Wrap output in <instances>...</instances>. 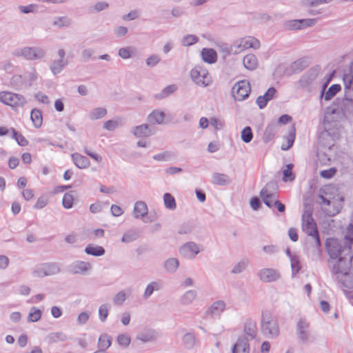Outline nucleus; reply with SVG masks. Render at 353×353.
Wrapping results in <instances>:
<instances>
[{"instance_id": "1", "label": "nucleus", "mask_w": 353, "mask_h": 353, "mask_svg": "<svg viewBox=\"0 0 353 353\" xmlns=\"http://www.w3.org/2000/svg\"><path fill=\"white\" fill-rule=\"evenodd\" d=\"M343 245L337 239H327L325 246L330 258L336 260L333 265V272L335 274L347 275L350 270L352 260V245L353 243V225L350 224L344 235Z\"/></svg>"}, {"instance_id": "2", "label": "nucleus", "mask_w": 353, "mask_h": 353, "mask_svg": "<svg viewBox=\"0 0 353 353\" xmlns=\"http://www.w3.org/2000/svg\"><path fill=\"white\" fill-rule=\"evenodd\" d=\"M333 188L332 186L327 185L321 189L317 199V203L322 210L329 216L338 214L341 208V205L336 203L334 198L330 194Z\"/></svg>"}, {"instance_id": "3", "label": "nucleus", "mask_w": 353, "mask_h": 353, "mask_svg": "<svg viewBox=\"0 0 353 353\" xmlns=\"http://www.w3.org/2000/svg\"><path fill=\"white\" fill-rule=\"evenodd\" d=\"M261 330L263 335L268 338H275L279 334V327L277 319L269 311L262 313Z\"/></svg>"}, {"instance_id": "4", "label": "nucleus", "mask_w": 353, "mask_h": 353, "mask_svg": "<svg viewBox=\"0 0 353 353\" xmlns=\"http://www.w3.org/2000/svg\"><path fill=\"white\" fill-rule=\"evenodd\" d=\"M15 57H23L27 61L40 60L46 57V51L44 48L37 46H26L18 48L12 52Z\"/></svg>"}, {"instance_id": "5", "label": "nucleus", "mask_w": 353, "mask_h": 353, "mask_svg": "<svg viewBox=\"0 0 353 353\" xmlns=\"http://www.w3.org/2000/svg\"><path fill=\"white\" fill-rule=\"evenodd\" d=\"M312 212L307 210L302 216V229L308 236H311L317 246L320 245V239L315 221L312 216Z\"/></svg>"}, {"instance_id": "6", "label": "nucleus", "mask_w": 353, "mask_h": 353, "mask_svg": "<svg viewBox=\"0 0 353 353\" xmlns=\"http://www.w3.org/2000/svg\"><path fill=\"white\" fill-rule=\"evenodd\" d=\"M260 47L261 43L256 38L248 36L236 40L231 46V51L233 54H239L249 48L258 50L260 48Z\"/></svg>"}, {"instance_id": "7", "label": "nucleus", "mask_w": 353, "mask_h": 353, "mask_svg": "<svg viewBox=\"0 0 353 353\" xmlns=\"http://www.w3.org/2000/svg\"><path fill=\"white\" fill-rule=\"evenodd\" d=\"M61 271L60 264L58 263H44L37 265L32 274L34 277L42 278L50 276L59 273Z\"/></svg>"}, {"instance_id": "8", "label": "nucleus", "mask_w": 353, "mask_h": 353, "mask_svg": "<svg viewBox=\"0 0 353 353\" xmlns=\"http://www.w3.org/2000/svg\"><path fill=\"white\" fill-rule=\"evenodd\" d=\"M190 77L194 83L201 87H207L212 83V77L208 71L201 66L192 69Z\"/></svg>"}, {"instance_id": "9", "label": "nucleus", "mask_w": 353, "mask_h": 353, "mask_svg": "<svg viewBox=\"0 0 353 353\" xmlns=\"http://www.w3.org/2000/svg\"><path fill=\"white\" fill-rule=\"evenodd\" d=\"M296 334L302 345H307L314 339L310 332V323L305 319L298 321L296 326Z\"/></svg>"}, {"instance_id": "10", "label": "nucleus", "mask_w": 353, "mask_h": 353, "mask_svg": "<svg viewBox=\"0 0 353 353\" xmlns=\"http://www.w3.org/2000/svg\"><path fill=\"white\" fill-rule=\"evenodd\" d=\"M250 91L251 88L249 81L241 80L233 85L231 94L235 101H241L249 97Z\"/></svg>"}, {"instance_id": "11", "label": "nucleus", "mask_w": 353, "mask_h": 353, "mask_svg": "<svg viewBox=\"0 0 353 353\" xmlns=\"http://www.w3.org/2000/svg\"><path fill=\"white\" fill-rule=\"evenodd\" d=\"M0 101L12 107L22 106L26 103L22 95L10 92H0Z\"/></svg>"}, {"instance_id": "12", "label": "nucleus", "mask_w": 353, "mask_h": 353, "mask_svg": "<svg viewBox=\"0 0 353 353\" xmlns=\"http://www.w3.org/2000/svg\"><path fill=\"white\" fill-rule=\"evenodd\" d=\"M182 347L188 351H192L199 346V339L193 331L185 332L181 337Z\"/></svg>"}, {"instance_id": "13", "label": "nucleus", "mask_w": 353, "mask_h": 353, "mask_svg": "<svg viewBox=\"0 0 353 353\" xmlns=\"http://www.w3.org/2000/svg\"><path fill=\"white\" fill-rule=\"evenodd\" d=\"M352 92L345 90V97L338 104L339 110L346 117L353 115V99L352 98L353 94Z\"/></svg>"}, {"instance_id": "14", "label": "nucleus", "mask_w": 353, "mask_h": 353, "mask_svg": "<svg viewBox=\"0 0 353 353\" xmlns=\"http://www.w3.org/2000/svg\"><path fill=\"white\" fill-rule=\"evenodd\" d=\"M201 251V246L194 241L187 242L179 249V254L188 259H194Z\"/></svg>"}, {"instance_id": "15", "label": "nucleus", "mask_w": 353, "mask_h": 353, "mask_svg": "<svg viewBox=\"0 0 353 353\" xmlns=\"http://www.w3.org/2000/svg\"><path fill=\"white\" fill-rule=\"evenodd\" d=\"M257 276L260 281L265 283L275 282L281 277L279 271L274 268H263L258 272Z\"/></svg>"}, {"instance_id": "16", "label": "nucleus", "mask_w": 353, "mask_h": 353, "mask_svg": "<svg viewBox=\"0 0 353 353\" xmlns=\"http://www.w3.org/2000/svg\"><path fill=\"white\" fill-rule=\"evenodd\" d=\"M271 184H267L260 192V196L261 197L263 203L269 208L273 207L274 202L277 199V193L273 189H270ZM274 185L272 184L274 188Z\"/></svg>"}, {"instance_id": "17", "label": "nucleus", "mask_w": 353, "mask_h": 353, "mask_svg": "<svg viewBox=\"0 0 353 353\" xmlns=\"http://www.w3.org/2000/svg\"><path fill=\"white\" fill-rule=\"evenodd\" d=\"M258 329L256 322L251 319H247L243 328V334L239 336H244L248 342L254 339L257 335Z\"/></svg>"}, {"instance_id": "18", "label": "nucleus", "mask_w": 353, "mask_h": 353, "mask_svg": "<svg viewBox=\"0 0 353 353\" xmlns=\"http://www.w3.org/2000/svg\"><path fill=\"white\" fill-rule=\"evenodd\" d=\"M318 75L316 68H311L303 74L297 82L299 88H306L312 85Z\"/></svg>"}, {"instance_id": "19", "label": "nucleus", "mask_w": 353, "mask_h": 353, "mask_svg": "<svg viewBox=\"0 0 353 353\" xmlns=\"http://www.w3.org/2000/svg\"><path fill=\"white\" fill-rule=\"evenodd\" d=\"M334 137L327 130H323L319 135V143L317 148L333 149L334 146Z\"/></svg>"}, {"instance_id": "20", "label": "nucleus", "mask_w": 353, "mask_h": 353, "mask_svg": "<svg viewBox=\"0 0 353 353\" xmlns=\"http://www.w3.org/2000/svg\"><path fill=\"white\" fill-rule=\"evenodd\" d=\"M250 342L244 336H238L231 347V353H250Z\"/></svg>"}, {"instance_id": "21", "label": "nucleus", "mask_w": 353, "mask_h": 353, "mask_svg": "<svg viewBox=\"0 0 353 353\" xmlns=\"http://www.w3.org/2000/svg\"><path fill=\"white\" fill-rule=\"evenodd\" d=\"M131 132L136 137H147L154 134V128L148 124H142L132 128Z\"/></svg>"}, {"instance_id": "22", "label": "nucleus", "mask_w": 353, "mask_h": 353, "mask_svg": "<svg viewBox=\"0 0 353 353\" xmlns=\"http://www.w3.org/2000/svg\"><path fill=\"white\" fill-rule=\"evenodd\" d=\"M91 270V265L88 262L77 261L70 265V270L74 274H85Z\"/></svg>"}, {"instance_id": "23", "label": "nucleus", "mask_w": 353, "mask_h": 353, "mask_svg": "<svg viewBox=\"0 0 353 353\" xmlns=\"http://www.w3.org/2000/svg\"><path fill=\"white\" fill-rule=\"evenodd\" d=\"M158 337V332L152 329H145L137 335V339L143 343L154 342Z\"/></svg>"}, {"instance_id": "24", "label": "nucleus", "mask_w": 353, "mask_h": 353, "mask_svg": "<svg viewBox=\"0 0 353 353\" xmlns=\"http://www.w3.org/2000/svg\"><path fill=\"white\" fill-rule=\"evenodd\" d=\"M343 81L345 90L353 92V61L348 68L344 72Z\"/></svg>"}, {"instance_id": "25", "label": "nucleus", "mask_w": 353, "mask_h": 353, "mask_svg": "<svg viewBox=\"0 0 353 353\" xmlns=\"http://www.w3.org/2000/svg\"><path fill=\"white\" fill-rule=\"evenodd\" d=\"M276 92V89L272 87L270 88L263 96L258 97L256 103L259 108L263 109L265 108L268 102L274 98Z\"/></svg>"}, {"instance_id": "26", "label": "nucleus", "mask_w": 353, "mask_h": 353, "mask_svg": "<svg viewBox=\"0 0 353 353\" xmlns=\"http://www.w3.org/2000/svg\"><path fill=\"white\" fill-rule=\"evenodd\" d=\"M148 208L146 203L139 201L134 203L133 215L135 219H142L148 214Z\"/></svg>"}, {"instance_id": "27", "label": "nucleus", "mask_w": 353, "mask_h": 353, "mask_svg": "<svg viewBox=\"0 0 353 353\" xmlns=\"http://www.w3.org/2000/svg\"><path fill=\"white\" fill-rule=\"evenodd\" d=\"M317 157L319 162L323 165H327L331 161V158L333 156L334 150L325 148H317Z\"/></svg>"}, {"instance_id": "28", "label": "nucleus", "mask_w": 353, "mask_h": 353, "mask_svg": "<svg viewBox=\"0 0 353 353\" xmlns=\"http://www.w3.org/2000/svg\"><path fill=\"white\" fill-rule=\"evenodd\" d=\"M308 63L305 58L299 59L291 63L288 70L290 72V74H296L301 72L306 67H307Z\"/></svg>"}, {"instance_id": "29", "label": "nucleus", "mask_w": 353, "mask_h": 353, "mask_svg": "<svg viewBox=\"0 0 353 353\" xmlns=\"http://www.w3.org/2000/svg\"><path fill=\"white\" fill-rule=\"evenodd\" d=\"M67 339L68 336L64 332H56L48 334L45 338V341L48 344H52L58 342H64Z\"/></svg>"}, {"instance_id": "30", "label": "nucleus", "mask_w": 353, "mask_h": 353, "mask_svg": "<svg viewBox=\"0 0 353 353\" xmlns=\"http://www.w3.org/2000/svg\"><path fill=\"white\" fill-rule=\"evenodd\" d=\"M71 157L75 165L79 169H85L90 165L89 159L79 153L72 154Z\"/></svg>"}, {"instance_id": "31", "label": "nucleus", "mask_w": 353, "mask_h": 353, "mask_svg": "<svg viewBox=\"0 0 353 353\" xmlns=\"http://www.w3.org/2000/svg\"><path fill=\"white\" fill-rule=\"evenodd\" d=\"M71 23L72 19L67 16L54 17L51 21L52 26L58 28H68Z\"/></svg>"}, {"instance_id": "32", "label": "nucleus", "mask_w": 353, "mask_h": 353, "mask_svg": "<svg viewBox=\"0 0 353 353\" xmlns=\"http://www.w3.org/2000/svg\"><path fill=\"white\" fill-rule=\"evenodd\" d=\"M197 296V292L194 290H190L185 292L180 297L179 301L182 305L192 304Z\"/></svg>"}, {"instance_id": "33", "label": "nucleus", "mask_w": 353, "mask_h": 353, "mask_svg": "<svg viewBox=\"0 0 353 353\" xmlns=\"http://www.w3.org/2000/svg\"><path fill=\"white\" fill-rule=\"evenodd\" d=\"M225 309V303L223 301H216L214 302L206 310V314L210 315H216L223 312Z\"/></svg>"}, {"instance_id": "34", "label": "nucleus", "mask_w": 353, "mask_h": 353, "mask_svg": "<svg viewBox=\"0 0 353 353\" xmlns=\"http://www.w3.org/2000/svg\"><path fill=\"white\" fill-rule=\"evenodd\" d=\"M244 67L249 70H254L258 67V59L254 54H248L243 59Z\"/></svg>"}, {"instance_id": "35", "label": "nucleus", "mask_w": 353, "mask_h": 353, "mask_svg": "<svg viewBox=\"0 0 353 353\" xmlns=\"http://www.w3.org/2000/svg\"><path fill=\"white\" fill-rule=\"evenodd\" d=\"M165 114L163 112L159 110H153L148 117V121L152 124L163 123Z\"/></svg>"}, {"instance_id": "36", "label": "nucleus", "mask_w": 353, "mask_h": 353, "mask_svg": "<svg viewBox=\"0 0 353 353\" xmlns=\"http://www.w3.org/2000/svg\"><path fill=\"white\" fill-rule=\"evenodd\" d=\"M179 266V261L176 258H168L163 263L165 270L170 274L175 273Z\"/></svg>"}, {"instance_id": "37", "label": "nucleus", "mask_w": 353, "mask_h": 353, "mask_svg": "<svg viewBox=\"0 0 353 353\" xmlns=\"http://www.w3.org/2000/svg\"><path fill=\"white\" fill-rule=\"evenodd\" d=\"M203 60L208 63H214L216 61L217 54L214 50L203 48L201 51Z\"/></svg>"}, {"instance_id": "38", "label": "nucleus", "mask_w": 353, "mask_h": 353, "mask_svg": "<svg viewBox=\"0 0 353 353\" xmlns=\"http://www.w3.org/2000/svg\"><path fill=\"white\" fill-rule=\"evenodd\" d=\"M212 182L218 185H225L231 182V179L227 174L216 172L212 175Z\"/></svg>"}, {"instance_id": "39", "label": "nucleus", "mask_w": 353, "mask_h": 353, "mask_svg": "<svg viewBox=\"0 0 353 353\" xmlns=\"http://www.w3.org/2000/svg\"><path fill=\"white\" fill-rule=\"evenodd\" d=\"M162 285L159 281H152L148 283L143 294L144 299H148L154 291H159L161 289Z\"/></svg>"}, {"instance_id": "40", "label": "nucleus", "mask_w": 353, "mask_h": 353, "mask_svg": "<svg viewBox=\"0 0 353 353\" xmlns=\"http://www.w3.org/2000/svg\"><path fill=\"white\" fill-rule=\"evenodd\" d=\"M85 252L88 255L100 256L105 254V250L100 245H93L92 244H89L85 247Z\"/></svg>"}, {"instance_id": "41", "label": "nucleus", "mask_w": 353, "mask_h": 353, "mask_svg": "<svg viewBox=\"0 0 353 353\" xmlns=\"http://www.w3.org/2000/svg\"><path fill=\"white\" fill-rule=\"evenodd\" d=\"M277 132V124L275 123H270L268 125L264 131L263 139L265 142H269Z\"/></svg>"}, {"instance_id": "42", "label": "nucleus", "mask_w": 353, "mask_h": 353, "mask_svg": "<svg viewBox=\"0 0 353 353\" xmlns=\"http://www.w3.org/2000/svg\"><path fill=\"white\" fill-rule=\"evenodd\" d=\"M66 65L67 61H62L61 59H57L54 60L51 63L50 65V69L52 74L56 75L57 74H59Z\"/></svg>"}, {"instance_id": "43", "label": "nucleus", "mask_w": 353, "mask_h": 353, "mask_svg": "<svg viewBox=\"0 0 353 353\" xmlns=\"http://www.w3.org/2000/svg\"><path fill=\"white\" fill-rule=\"evenodd\" d=\"M107 114V110L104 108L99 107L95 108L93 110H92L89 114L88 117L90 119L94 121L97 119H101L104 117Z\"/></svg>"}, {"instance_id": "44", "label": "nucleus", "mask_w": 353, "mask_h": 353, "mask_svg": "<svg viewBox=\"0 0 353 353\" xmlns=\"http://www.w3.org/2000/svg\"><path fill=\"white\" fill-rule=\"evenodd\" d=\"M30 118L35 128H39L41 126L43 118L40 110L33 109L31 112Z\"/></svg>"}, {"instance_id": "45", "label": "nucleus", "mask_w": 353, "mask_h": 353, "mask_svg": "<svg viewBox=\"0 0 353 353\" xmlns=\"http://www.w3.org/2000/svg\"><path fill=\"white\" fill-rule=\"evenodd\" d=\"M163 203L167 209L174 210L176 208L175 199L170 193H165L163 194Z\"/></svg>"}, {"instance_id": "46", "label": "nucleus", "mask_w": 353, "mask_h": 353, "mask_svg": "<svg viewBox=\"0 0 353 353\" xmlns=\"http://www.w3.org/2000/svg\"><path fill=\"white\" fill-rule=\"evenodd\" d=\"M111 345L110 337L107 334L101 335L98 341L99 350L105 352Z\"/></svg>"}, {"instance_id": "47", "label": "nucleus", "mask_w": 353, "mask_h": 353, "mask_svg": "<svg viewBox=\"0 0 353 353\" xmlns=\"http://www.w3.org/2000/svg\"><path fill=\"white\" fill-rule=\"evenodd\" d=\"M139 234L135 230H129L125 232L121 238V241L124 243H129L137 240Z\"/></svg>"}, {"instance_id": "48", "label": "nucleus", "mask_w": 353, "mask_h": 353, "mask_svg": "<svg viewBox=\"0 0 353 353\" xmlns=\"http://www.w3.org/2000/svg\"><path fill=\"white\" fill-rule=\"evenodd\" d=\"M293 164H288L283 170V181H292L295 179L294 174L292 173Z\"/></svg>"}, {"instance_id": "49", "label": "nucleus", "mask_w": 353, "mask_h": 353, "mask_svg": "<svg viewBox=\"0 0 353 353\" xmlns=\"http://www.w3.org/2000/svg\"><path fill=\"white\" fill-rule=\"evenodd\" d=\"M249 264L248 259H243L236 263L231 270V273L238 274L243 272Z\"/></svg>"}, {"instance_id": "50", "label": "nucleus", "mask_w": 353, "mask_h": 353, "mask_svg": "<svg viewBox=\"0 0 353 353\" xmlns=\"http://www.w3.org/2000/svg\"><path fill=\"white\" fill-rule=\"evenodd\" d=\"M333 0H303L301 4L303 7H316L322 4L329 3Z\"/></svg>"}, {"instance_id": "51", "label": "nucleus", "mask_w": 353, "mask_h": 353, "mask_svg": "<svg viewBox=\"0 0 353 353\" xmlns=\"http://www.w3.org/2000/svg\"><path fill=\"white\" fill-rule=\"evenodd\" d=\"M41 318V311L35 307H32L30 308V313L28 316V322H37Z\"/></svg>"}, {"instance_id": "52", "label": "nucleus", "mask_w": 353, "mask_h": 353, "mask_svg": "<svg viewBox=\"0 0 353 353\" xmlns=\"http://www.w3.org/2000/svg\"><path fill=\"white\" fill-rule=\"evenodd\" d=\"M241 140L246 143H250L253 139V133L250 127L244 128L241 132Z\"/></svg>"}, {"instance_id": "53", "label": "nucleus", "mask_w": 353, "mask_h": 353, "mask_svg": "<svg viewBox=\"0 0 353 353\" xmlns=\"http://www.w3.org/2000/svg\"><path fill=\"white\" fill-rule=\"evenodd\" d=\"M283 28L288 30H301L299 19H292L283 23Z\"/></svg>"}, {"instance_id": "54", "label": "nucleus", "mask_w": 353, "mask_h": 353, "mask_svg": "<svg viewBox=\"0 0 353 353\" xmlns=\"http://www.w3.org/2000/svg\"><path fill=\"white\" fill-rule=\"evenodd\" d=\"M341 90V85L339 84H333L332 85L328 90L326 92L324 96V99L325 101L330 100L332 97H334L337 92H339Z\"/></svg>"}, {"instance_id": "55", "label": "nucleus", "mask_w": 353, "mask_h": 353, "mask_svg": "<svg viewBox=\"0 0 353 353\" xmlns=\"http://www.w3.org/2000/svg\"><path fill=\"white\" fill-rule=\"evenodd\" d=\"M199 41V39L194 34H188L184 36L181 39V44L183 46H192L196 43H197Z\"/></svg>"}, {"instance_id": "56", "label": "nucleus", "mask_w": 353, "mask_h": 353, "mask_svg": "<svg viewBox=\"0 0 353 353\" xmlns=\"http://www.w3.org/2000/svg\"><path fill=\"white\" fill-rule=\"evenodd\" d=\"M110 306L108 304H102L99 308V317L101 322H104L109 314Z\"/></svg>"}, {"instance_id": "57", "label": "nucleus", "mask_w": 353, "mask_h": 353, "mask_svg": "<svg viewBox=\"0 0 353 353\" xmlns=\"http://www.w3.org/2000/svg\"><path fill=\"white\" fill-rule=\"evenodd\" d=\"M127 299L126 293L121 290L117 293L113 297V303L116 305H121Z\"/></svg>"}, {"instance_id": "58", "label": "nucleus", "mask_w": 353, "mask_h": 353, "mask_svg": "<svg viewBox=\"0 0 353 353\" xmlns=\"http://www.w3.org/2000/svg\"><path fill=\"white\" fill-rule=\"evenodd\" d=\"M37 77L38 74L35 68L32 67L30 70L26 72L25 80L27 81L30 85H32V83L37 80Z\"/></svg>"}, {"instance_id": "59", "label": "nucleus", "mask_w": 353, "mask_h": 353, "mask_svg": "<svg viewBox=\"0 0 353 353\" xmlns=\"http://www.w3.org/2000/svg\"><path fill=\"white\" fill-rule=\"evenodd\" d=\"M74 197L70 193H65L63 195L62 204L66 209H70L73 205Z\"/></svg>"}, {"instance_id": "60", "label": "nucleus", "mask_w": 353, "mask_h": 353, "mask_svg": "<svg viewBox=\"0 0 353 353\" xmlns=\"http://www.w3.org/2000/svg\"><path fill=\"white\" fill-rule=\"evenodd\" d=\"M109 7V4L105 1H99L90 8L91 12H99L106 10Z\"/></svg>"}, {"instance_id": "61", "label": "nucleus", "mask_w": 353, "mask_h": 353, "mask_svg": "<svg viewBox=\"0 0 353 353\" xmlns=\"http://www.w3.org/2000/svg\"><path fill=\"white\" fill-rule=\"evenodd\" d=\"M132 47L121 48L118 51V55L123 59H129L132 56Z\"/></svg>"}, {"instance_id": "62", "label": "nucleus", "mask_w": 353, "mask_h": 353, "mask_svg": "<svg viewBox=\"0 0 353 353\" xmlns=\"http://www.w3.org/2000/svg\"><path fill=\"white\" fill-rule=\"evenodd\" d=\"M292 274L294 276L301 269L299 261L295 256H290Z\"/></svg>"}, {"instance_id": "63", "label": "nucleus", "mask_w": 353, "mask_h": 353, "mask_svg": "<svg viewBox=\"0 0 353 353\" xmlns=\"http://www.w3.org/2000/svg\"><path fill=\"white\" fill-rule=\"evenodd\" d=\"M160 62V57L157 54H152L147 58L145 63L148 67H154Z\"/></svg>"}, {"instance_id": "64", "label": "nucleus", "mask_w": 353, "mask_h": 353, "mask_svg": "<svg viewBox=\"0 0 353 353\" xmlns=\"http://www.w3.org/2000/svg\"><path fill=\"white\" fill-rule=\"evenodd\" d=\"M130 337L125 334H120L117 337L118 343L124 347H127L130 345Z\"/></svg>"}]
</instances>
